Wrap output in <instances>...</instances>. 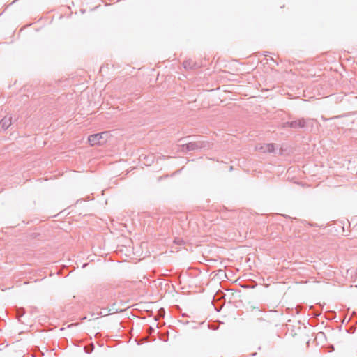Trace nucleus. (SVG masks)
<instances>
[{"instance_id": "f03ea898", "label": "nucleus", "mask_w": 357, "mask_h": 357, "mask_svg": "<svg viewBox=\"0 0 357 357\" xmlns=\"http://www.w3.org/2000/svg\"><path fill=\"white\" fill-rule=\"evenodd\" d=\"M108 132H103L100 133H96L93 135H91L88 137L89 143L91 146L102 144L106 142L105 137H107Z\"/></svg>"}, {"instance_id": "423d86ee", "label": "nucleus", "mask_w": 357, "mask_h": 357, "mask_svg": "<svg viewBox=\"0 0 357 357\" xmlns=\"http://www.w3.org/2000/svg\"><path fill=\"white\" fill-rule=\"evenodd\" d=\"M183 65L185 69H192V68H193L195 63L192 61V60L188 59V60H185L183 62Z\"/></svg>"}, {"instance_id": "6e6552de", "label": "nucleus", "mask_w": 357, "mask_h": 357, "mask_svg": "<svg viewBox=\"0 0 357 357\" xmlns=\"http://www.w3.org/2000/svg\"><path fill=\"white\" fill-rule=\"evenodd\" d=\"M174 243L178 245H183L185 244V241L181 238H176L174 240Z\"/></svg>"}, {"instance_id": "39448f33", "label": "nucleus", "mask_w": 357, "mask_h": 357, "mask_svg": "<svg viewBox=\"0 0 357 357\" xmlns=\"http://www.w3.org/2000/svg\"><path fill=\"white\" fill-rule=\"evenodd\" d=\"M11 125V117L10 116H5L3 117L1 121H0V127L3 130H6L8 129Z\"/></svg>"}, {"instance_id": "0eeeda50", "label": "nucleus", "mask_w": 357, "mask_h": 357, "mask_svg": "<svg viewBox=\"0 0 357 357\" xmlns=\"http://www.w3.org/2000/svg\"><path fill=\"white\" fill-rule=\"evenodd\" d=\"M93 349H94L93 344H91L88 345V346L84 347V350L88 354L91 353L92 351L93 350Z\"/></svg>"}, {"instance_id": "20e7f679", "label": "nucleus", "mask_w": 357, "mask_h": 357, "mask_svg": "<svg viewBox=\"0 0 357 357\" xmlns=\"http://www.w3.org/2000/svg\"><path fill=\"white\" fill-rule=\"evenodd\" d=\"M256 149L263 153H273L275 151L274 144H264L263 145L257 146Z\"/></svg>"}, {"instance_id": "f257e3e1", "label": "nucleus", "mask_w": 357, "mask_h": 357, "mask_svg": "<svg viewBox=\"0 0 357 357\" xmlns=\"http://www.w3.org/2000/svg\"><path fill=\"white\" fill-rule=\"evenodd\" d=\"M181 146L183 151H192L201 149L210 148V144L204 141L189 142L188 143L183 144Z\"/></svg>"}, {"instance_id": "7ed1b4c3", "label": "nucleus", "mask_w": 357, "mask_h": 357, "mask_svg": "<svg viewBox=\"0 0 357 357\" xmlns=\"http://www.w3.org/2000/svg\"><path fill=\"white\" fill-rule=\"evenodd\" d=\"M307 124V120L304 118H301L291 121H287L282 123L283 128H291L293 129L303 128Z\"/></svg>"}]
</instances>
